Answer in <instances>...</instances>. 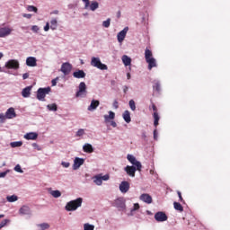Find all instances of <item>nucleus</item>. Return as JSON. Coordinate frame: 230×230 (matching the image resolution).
<instances>
[{"instance_id":"obj_56","label":"nucleus","mask_w":230,"mask_h":230,"mask_svg":"<svg viewBox=\"0 0 230 230\" xmlns=\"http://www.w3.org/2000/svg\"><path fill=\"white\" fill-rule=\"evenodd\" d=\"M122 89H123V93H124L125 94H127V93H128V86L124 85Z\"/></svg>"},{"instance_id":"obj_53","label":"nucleus","mask_w":230,"mask_h":230,"mask_svg":"<svg viewBox=\"0 0 230 230\" xmlns=\"http://www.w3.org/2000/svg\"><path fill=\"white\" fill-rule=\"evenodd\" d=\"M49 28H51L49 26V22H47L46 25L44 26V31H49Z\"/></svg>"},{"instance_id":"obj_32","label":"nucleus","mask_w":230,"mask_h":230,"mask_svg":"<svg viewBox=\"0 0 230 230\" xmlns=\"http://www.w3.org/2000/svg\"><path fill=\"white\" fill-rule=\"evenodd\" d=\"M47 109L51 112H57V111H58V106L57 103H51L47 105Z\"/></svg>"},{"instance_id":"obj_2","label":"nucleus","mask_w":230,"mask_h":230,"mask_svg":"<svg viewBox=\"0 0 230 230\" xmlns=\"http://www.w3.org/2000/svg\"><path fill=\"white\" fill-rule=\"evenodd\" d=\"M84 203L83 198H77L75 199L70 200L66 203L65 209L66 211H76L78 208H82V204Z\"/></svg>"},{"instance_id":"obj_64","label":"nucleus","mask_w":230,"mask_h":230,"mask_svg":"<svg viewBox=\"0 0 230 230\" xmlns=\"http://www.w3.org/2000/svg\"><path fill=\"white\" fill-rule=\"evenodd\" d=\"M146 213L147 215H150V216L154 215L150 210H146Z\"/></svg>"},{"instance_id":"obj_48","label":"nucleus","mask_w":230,"mask_h":230,"mask_svg":"<svg viewBox=\"0 0 230 230\" xmlns=\"http://www.w3.org/2000/svg\"><path fill=\"white\" fill-rule=\"evenodd\" d=\"M9 220L8 219H4L0 223V229H3V227H4V226H6V224H8Z\"/></svg>"},{"instance_id":"obj_14","label":"nucleus","mask_w":230,"mask_h":230,"mask_svg":"<svg viewBox=\"0 0 230 230\" xmlns=\"http://www.w3.org/2000/svg\"><path fill=\"white\" fill-rule=\"evenodd\" d=\"M5 119H13V118H17V113H15V109L9 108L5 114H4Z\"/></svg>"},{"instance_id":"obj_34","label":"nucleus","mask_w":230,"mask_h":230,"mask_svg":"<svg viewBox=\"0 0 230 230\" xmlns=\"http://www.w3.org/2000/svg\"><path fill=\"white\" fill-rule=\"evenodd\" d=\"M154 58L152 56V50H150L148 49H146V50H145V58H146V60H148L149 58Z\"/></svg>"},{"instance_id":"obj_4","label":"nucleus","mask_w":230,"mask_h":230,"mask_svg":"<svg viewBox=\"0 0 230 230\" xmlns=\"http://www.w3.org/2000/svg\"><path fill=\"white\" fill-rule=\"evenodd\" d=\"M51 93V87L39 88L37 91L36 98L39 102H46V95Z\"/></svg>"},{"instance_id":"obj_54","label":"nucleus","mask_w":230,"mask_h":230,"mask_svg":"<svg viewBox=\"0 0 230 230\" xmlns=\"http://www.w3.org/2000/svg\"><path fill=\"white\" fill-rule=\"evenodd\" d=\"M155 121H159V114L157 112L154 113Z\"/></svg>"},{"instance_id":"obj_20","label":"nucleus","mask_w":230,"mask_h":230,"mask_svg":"<svg viewBox=\"0 0 230 230\" xmlns=\"http://www.w3.org/2000/svg\"><path fill=\"white\" fill-rule=\"evenodd\" d=\"M31 89H33V86H27L22 90V96L23 98H30L31 95Z\"/></svg>"},{"instance_id":"obj_18","label":"nucleus","mask_w":230,"mask_h":230,"mask_svg":"<svg viewBox=\"0 0 230 230\" xmlns=\"http://www.w3.org/2000/svg\"><path fill=\"white\" fill-rule=\"evenodd\" d=\"M139 200H141L142 202H145L146 204H152L153 199H152V196H150V194L148 193H144L139 197Z\"/></svg>"},{"instance_id":"obj_29","label":"nucleus","mask_w":230,"mask_h":230,"mask_svg":"<svg viewBox=\"0 0 230 230\" xmlns=\"http://www.w3.org/2000/svg\"><path fill=\"white\" fill-rule=\"evenodd\" d=\"M92 12H95V10H98L100 8V4L96 1L91 2L88 7Z\"/></svg>"},{"instance_id":"obj_41","label":"nucleus","mask_w":230,"mask_h":230,"mask_svg":"<svg viewBox=\"0 0 230 230\" xmlns=\"http://www.w3.org/2000/svg\"><path fill=\"white\" fill-rule=\"evenodd\" d=\"M103 28H109L111 26V18H108L106 21L102 22Z\"/></svg>"},{"instance_id":"obj_57","label":"nucleus","mask_w":230,"mask_h":230,"mask_svg":"<svg viewBox=\"0 0 230 230\" xmlns=\"http://www.w3.org/2000/svg\"><path fill=\"white\" fill-rule=\"evenodd\" d=\"M111 127H113V128H116V127H118V124L114 120L111 121Z\"/></svg>"},{"instance_id":"obj_6","label":"nucleus","mask_w":230,"mask_h":230,"mask_svg":"<svg viewBox=\"0 0 230 230\" xmlns=\"http://www.w3.org/2000/svg\"><path fill=\"white\" fill-rule=\"evenodd\" d=\"M92 179L93 181V184H95L96 186H102V184H103V181H109V179H111V175L105 174L102 176V174L100 173L96 174Z\"/></svg>"},{"instance_id":"obj_42","label":"nucleus","mask_w":230,"mask_h":230,"mask_svg":"<svg viewBox=\"0 0 230 230\" xmlns=\"http://www.w3.org/2000/svg\"><path fill=\"white\" fill-rule=\"evenodd\" d=\"M14 172H17L18 173H24V171H22V168L21 167V164H16L15 165Z\"/></svg>"},{"instance_id":"obj_39","label":"nucleus","mask_w":230,"mask_h":230,"mask_svg":"<svg viewBox=\"0 0 230 230\" xmlns=\"http://www.w3.org/2000/svg\"><path fill=\"white\" fill-rule=\"evenodd\" d=\"M27 11L28 12H34V13H37L39 12V9L35 7L34 5H28L27 6Z\"/></svg>"},{"instance_id":"obj_60","label":"nucleus","mask_w":230,"mask_h":230,"mask_svg":"<svg viewBox=\"0 0 230 230\" xmlns=\"http://www.w3.org/2000/svg\"><path fill=\"white\" fill-rule=\"evenodd\" d=\"M113 107L115 108V109H119V105H118V101H114L113 102Z\"/></svg>"},{"instance_id":"obj_55","label":"nucleus","mask_w":230,"mask_h":230,"mask_svg":"<svg viewBox=\"0 0 230 230\" xmlns=\"http://www.w3.org/2000/svg\"><path fill=\"white\" fill-rule=\"evenodd\" d=\"M29 77H30V74H29V73H25V74L22 75V79H23V80H26V79H28Z\"/></svg>"},{"instance_id":"obj_46","label":"nucleus","mask_w":230,"mask_h":230,"mask_svg":"<svg viewBox=\"0 0 230 230\" xmlns=\"http://www.w3.org/2000/svg\"><path fill=\"white\" fill-rule=\"evenodd\" d=\"M40 28H39L37 25H33L31 27V31H33V33H39Z\"/></svg>"},{"instance_id":"obj_63","label":"nucleus","mask_w":230,"mask_h":230,"mask_svg":"<svg viewBox=\"0 0 230 230\" xmlns=\"http://www.w3.org/2000/svg\"><path fill=\"white\" fill-rule=\"evenodd\" d=\"M154 125L155 127H157V125H159V120H155Z\"/></svg>"},{"instance_id":"obj_3","label":"nucleus","mask_w":230,"mask_h":230,"mask_svg":"<svg viewBox=\"0 0 230 230\" xmlns=\"http://www.w3.org/2000/svg\"><path fill=\"white\" fill-rule=\"evenodd\" d=\"M91 66L93 67H96L97 69H100L101 71H107V69H109V66L102 63V60L100 59V58H96V57L92 58Z\"/></svg>"},{"instance_id":"obj_5","label":"nucleus","mask_w":230,"mask_h":230,"mask_svg":"<svg viewBox=\"0 0 230 230\" xmlns=\"http://www.w3.org/2000/svg\"><path fill=\"white\" fill-rule=\"evenodd\" d=\"M126 202L125 198H118L113 201L112 206L117 208L119 211H125L127 209Z\"/></svg>"},{"instance_id":"obj_27","label":"nucleus","mask_w":230,"mask_h":230,"mask_svg":"<svg viewBox=\"0 0 230 230\" xmlns=\"http://www.w3.org/2000/svg\"><path fill=\"white\" fill-rule=\"evenodd\" d=\"M122 63L127 67L132 64V58H130V57H128L127 55H124V56H122Z\"/></svg>"},{"instance_id":"obj_10","label":"nucleus","mask_w":230,"mask_h":230,"mask_svg":"<svg viewBox=\"0 0 230 230\" xmlns=\"http://www.w3.org/2000/svg\"><path fill=\"white\" fill-rule=\"evenodd\" d=\"M71 69H73V65L69 62H66L61 65L60 71L65 76H67V75L71 73Z\"/></svg>"},{"instance_id":"obj_17","label":"nucleus","mask_w":230,"mask_h":230,"mask_svg":"<svg viewBox=\"0 0 230 230\" xmlns=\"http://www.w3.org/2000/svg\"><path fill=\"white\" fill-rule=\"evenodd\" d=\"M98 107H100V101L92 100L90 105L87 108V111H89L90 112H93V111H96V109H98Z\"/></svg>"},{"instance_id":"obj_28","label":"nucleus","mask_w":230,"mask_h":230,"mask_svg":"<svg viewBox=\"0 0 230 230\" xmlns=\"http://www.w3.org/2000/svg\"><path fill=\"white\" fill-rule=\"evenodd\" d=\"M122 118L126 123H130L132 121V119L130 118V111H125L122 114Z\"/></svg>"},{"instance_id":"obj_37","label":"nucleus","mask_w":230,"mask_h":230,"mask_svg":"<svg viewBox=\"0 0 230 230\" xmlns=\"http://www.w3.org/2000/svg\"><path fill=\"white\" fill-rule=\"evenodd\" d=\"M173 206H174V209H176V211H184V208H182V205H181V203L174 202Z\"/></svg>"},{"instance_id":"obj_26","label":"nucleus","mask_w":230,"mask_h":230,"mask_svg":"<svg viewBox=\"0 0 230 230\" xmlns=\"http://www.w3.org/2000/svg\"><path fill=\"white\" fill-rule=\"evenodd\" d=\"M103 118L105 123H109L111 119H114L116 118V113H114V111H109V115H104Z\"/></svg>"},{"instance_id":"obj_16","label":"nucleus","mask_w":230,"mask_h":230,"mask_svg":"<svg viewBox=\"0 0 230 230\" xmlns=\"http://www.w3.org/2000/svg\"><path fill=\"white\" fill-rule=\"evenodd\" d=\"M23 137L27 141H36V139L39 137V133H37V132H29V133H26L23 136Z\"/></svg>"},{"instance_id":"obj_49","label":"nucleus","mask_w":230,"mask_h":230,"mask_svg":"<svg viewBox=\"0 0 230 230\" xmlns=\"http://www.w3.org/2000/svg\"><path fill=\"white\" fill-rule=\"evenodd\" d=\"M6 121V117L4 113H0V123H4Z\"/></svg>"},{"instance_id":"obj_35","label":"nucleus","mask_w":230,"mask_h":230,"mask_svg":"<svg viewBox=\"0 0 230 230\" xmlns=\"http://www.w3.org/2000/svg\"><path fill=\"white\" fill-rule=\"evenodd\" d=\"M37 226L40 228V230L49 229V224H48V223L39 224V225H37Z\"/></svg>"},{"instance_id":"obj_23","label":"nucleus","mask_w":230,"mask_h":230,"mask_svg":"<svg viewBox=\"0 0 230 230\" xmlns=\"http://www.w3.org/2000/svg\"><path fill=\"white\" fill-rule=\"evenodd\" d=\"M146 62L148 63L149 71L152 70L153 67H157V62L154 58H149V59H146Z\"/></svg>"},{"instance_id":"obj_50","label":"nucleus","mask_w":230,"mask_h":230,"mask_svg":"<svg viewBox=\"0 0 230 230\" xmlns=\"http://www.w3.org/2000/svg\"><path fill=\"white\" fill-rule=\"evenodd\" d=\"M83 3H84V9L88 10L89 9V4H91V2H89V0H82Z\"/></svg>"},{"instance_id":"obj_61","label":"nucleus","mask_w":230,"mask_h":230,"mask_svg":"<svg viewBox=\"0 0 230 230\" xmlns=\"http://www.w3.org/2000/svg\"><path fill=\"white\" fill-rule=\"evenodd\" d=\"M178 196L181 201H182V195L181 194V191H178Z\"/></svg>"},{"instance_id":"obj_12","label":"nucleus","mask_w":230,"mask_h":230,"mask_svg":"<svg viewBox=\"0 0 230 230\" xmlns=\"http://www.w3.org/2000/svg\"><path fill=\"white\" fill-rule=\"evenodd\" d=\"M84 163H85V159L75 157L74 159L73 170H80V166H84Z\"/></svg>"},{"instance_id":"obj_19","label":"nucleus","mask_w":230,"mask_h":230,"mask_svg":"<svg viewBox=\"0 0 230 230\" xmlns=\"http://www.w3.org/2000/svg\"><path fill=\"white\" fill-rule=\"evenodd\" d=\"M26 66L28 67H36L37 66V58L35 57H29L26 58Z\"/></svg>"},{"instance_id":"obj_24","label":"nucleus","mask_w":230,"mask_h":230,"mask_svg":"<svg viewBox=\"0 0 230 230\" xmlns=\"http://www.w3.org/2000/svg\"><path fill=\"white\" fill-rule=\"evenodd\" d=\"M85 75L86 74L84 70H77L73 73L74 78H77V79L85 78Z\"/></svg>"},{"instance_id":"obj_33","label":"nucleus","mask_w":230,"mask_h":230,"mask_svg":"<svg viewBox=\"0 0 230 230\" xmlns=\"http://www.w3.org/2000/svg\"><path fill=\"white\" fill-rule=\"evenodd\" d=\"M10 146L12 148H19L20 146H22V141L11 142Z\"/></svg>"},{"instance_id":"obj_45","label":"nucleus","mask_w":230,"mask_h":230,"mask_svg":"<svg viewBox=\"0 0 230 230\" xmlns=\"http://www.w3.org/2000/svg\"><path fill=\"white\" fill-rule=\"evenodd\" d=\"M31 146L35 148V150H38L39 152H40V150H42V147L40 146H39V144H37V143H32Z\"/></svg>"},{"instance_id":"obj_58","label":"nucleus","mask_w":230,"mask_h":230,"mask_svg":"<svg viewBox=\"0 0 230 230\" xmlns=\"http://www.w3.org/2000/svg\"><path fill=\"white\" fill-rule=\"evenodd\" d=\"M22 17H24L25 19H30L31 17V14H30V13H23Z\"/></svg>"},{"instance_id":"obj_15","label":"nucleus","mask_w":230,"mask_h":230,"mask_svg":"<svg viewBox=\"0 0 230 230\" xmlns=\"http://www.w3.org/2000/svg\"><path fill=\"white\" fill-rule=\"evenodd\" d=\"M119 191H121L122 193H128V190H130V183H128V181H121L119 186Z\"/></svg>"},{"instance_id":"obj_36","label":"nucleus","mask_w":230,"mask_h":230,"mask_svg":"<svg viewBox=\"0 0 230 230\" xmlns=\"http://www.w3.org/2000/svg\"><path fill=\"white\" fill-rule=\"evenodd\" d=\"M83 136H85V129L80 128L75 133V137H82Z\"/></svg>"},{"instance_id":"obj_11","label":"nucleus","mask_w":230,"mask_h":230,"mask_svg":"<svg viewBox=\"0 0 230 230\" xmlns=\"http://www.w3.org/2000/svg\"><path fill=\"white\" fill-rule=\"evenodd\" d=\"M155 220H156V222H166L168 216H166V213L159 211L155 214Z\"/></svg>"},{"instance_id":"obj_25","label":"nucleus","mask_w":230,"mask_h":230,"mask_svg":"<svg viewBox=\"0 0 230 230\" xmlns=\"http://www.w3.org/2000/svg\"><path fill=\"white\" fill-rule=\"evenodd\" d=\"M49 191L54 199H60V197H62V192H60V190H53L51 189H49Z\"/></svg>"},{"instance_id":"obj_13","label":"nucleus","mask_w":230,"mask_h":230,"mask_svg":"<svg viewBox=\"0 0 230 230\" xmlns=\"http://www.w3.org/2000/svg\"><path fill=\"white\" fill-rule=\"evenodd\" d=\"M127 33H128V27H125L117 34L118 42H123L125 40V37H127Z\"/></svg>"},{"instance_id":"obj_38","label":"nucleus","mask_w":230,"mask_h":230,"mask_svg":"<svg viewBox=\"0 0 230 230\" xmlns=\"http://www.w3.org/2000/svg\"><path fill=\"white\" fill-rule=\"evenodd\" d=\"M84 230H94V225H91L89 223H85L84 225Z\"/></svg>"},{"instance_id":"obj_59","label":"nucleus","mask_w":230,"mask_h":230,"mask_svg":"<svg viewBox=\"0 0 230 230\" xmlns=\"http://www.w3.org/2000/svg\"><path fill=\"white\" fill-rule=\"evenodd\" d=\"M154 139L157 141V129L154 130Z\"/></svg>"},{"instance_id":"obj_1","label":"nucleus","mask_w":230,"mask_h":230,"mask_svg":"<svg viewBox=\"0 0 230 230\" xmlns=\"http://www.w3.org/2000/svg\"><path fill=\"white\" fill-rule=\"evenodd\" d=\"M127 159H128V161L130 162V164L132 165L131 166L127 165L124 168V171L126 172L127 175L134 178V177H136V172H141L143 165L141 164V162H139V161H137V159H136V156H134V155H128Z\"/></svg>"},{"instance_id":"obj_43","label":"nucleus","mask_w":230,"mask_h":230,"mask_svg":"<svg viewBox=\"0 0 230 230\" xmlns=\"http://www.w3.org/2000/svg\"><path fill=\"white\" fill-rule=\"evenodd\" d=\"M139 203H135L133 205V208H131L130 213H134V211H137L139 209Z\"/></svg>"},{"instance_id":"obj_9","label":"nucleus","mask_w":230,"mask_h":230,"mask_svg":"<svg viewBox=\"0 0 230 230\" xmlns=\"http://www.w3.org/2000/svg\"><path fill=\"white\" fill-rule=\"evenodd\" d=\"M12 31H13V29L8 26L0 27V39L9 37V35H12Z\"/></svg>"},{"instance_id":"obj_47","label":"nucleus","mask_w":230,"mask_h":230,"mask_svg":"<svg viewBox=\"0 0 230 230\" xmlns=\"http://www.w3.org/2000/svg\"><path fill=\"white\" fill-rule=\"evenodd\" d=\"M61 166H63V168H69V166H71V163H69V162H61Z\"/></svg>"},{"instance_id":"obj_52","label":"nucleus","mask_w":230,"mask_h":230,"mask_svg":"<svg viewBox=\"0 0 230 230\" xmlns=\"http://www.w3.org/2000/svg\"><path fill=\"white\" fill-rule=\"evenodd\" d=\"M58 79H59L58 77H56L51 81L52 87H55L57 85V82H58Z\"/></svg>"},{"instance_id":"obj_62","label":"nucleus","mask_w":230,"mask_h":230,"mask_svg":"<svg viewBox=\"0 0 230 230\" xmlns=\"http://www.w3.org/2000/svg\"><path fill=\"white\" fill-rule=\"evenodd\" d=\"M152 108H153V111H154L155 112H156L157 108L155 107V104H153Z\"/></svg>"},{"instance_id":"obj_40","label":"nucleus","mask_w":230,"mask_h":230,"mask_svg":"<svg viewBox=\"0 0 230 230\" xmlns=\"http://www.w3.org/2000/svg\"><path fill=\"white\" fill-rule=\"evenodd\" d=\"M128 105H129V109L131 111H136V102L134 100H130L128 102Z\"/></svg>"},{"instance_id":"obj_51","label":"nucleus","mask_w":230,"mask_h":230,"mask_svg":"<svg viewBox=\"0 0 230 230\" xmlns=\"http://www.w3.org/2000/svg\"><path fill=\"white\" fill-rule=\"evenodd\" d=\"M154 88L155 89V91H161V84H159V82H156Z\"/></svg>"},{"instance_id":"obj_31","label":"nucleus","mask_w":230,"mask_h":230,"mask_svg":"<svg viewBox=\"0 0 230 230\" xmlns=\"http://www.w3.org/2000/svg\"><path fill=\"white\" fill-rule=\"evenodd\" d=\"M6 200L7 202H10V203H13V202H17V200H19V197L15 194L13 195H8L6 196Z\"/></svg>"},{"instance_id":"obj_8","label":"nucleus","mask_w":230,"mask_h":230,"mask_svg":"<svg viewBox=\"0 0 230 230\" xmlns=\"http://www.w3.org/2000/svg\"><path fill=\"white\" fill-rule=\"evenodd\" d=\"M4 67H6V69L17 70L20 67L19 60L10 59L7 62H5Z\"/></svg>"},{"instance_id":"obj_7","label":"nucleus","mask_w":230,"mask_h":230,"mask_svg":"<svg viewBox=\"0 0 230 230\" xmlns=\"http://www.w3.org/2000/svg\"><path fill=\"white\" fill-rule=\"evenodd\" d=\"M85 96H87V84L84 82H81L75 93V98H85Z\"/></svg>"},{"instance_id":"obj_44","label":"nucleus","mask_w":230,"mask_h":230,"mask_svg":"<svg viewBox=\"0 0 230 230\" xmlns=\"http://www.w3.org/2000/svg\"><path fill=\"white\" fill-rule=\"evenodd\" d=\"M8 173H10V170H6L3 172H0V179H4V177H6V175H8Z\"/></svg>"},{"instance_id":"obj_22","label":"nucleus","mask_w":230,"mask_h":230,"mask_svg":"<svg viewBox=\"0 0 230 230\" xmlns=\"http://www.w3.org/2000/svg\"><path fill=\"white\" fill-rule=\"evenodd\" d=\"M20 215H31V209L30 207L24 205L19 209Z\"/></svg>"},{"instance_id":"obj_30","label":"nucleus","mask_w":230,"mask_h":230,"mask_svg":"<svg viewBox=\"0 0 230 230\" xmlns=\"http://www.w3.org/2000/svg\"><path fill=\"white\" fill-rule=\"evenodd\" d=\"M58 28V21L57 18H53L50 20V30L55 31Z\"/></svg>"},{"instance_id":"obj_21","label":"nucleus","mask_w":230,"mask_h":230,"mask_svg":"<svg viewBox=\"0 0 230 230\" xmlns=\"http://www.w3.org/2000/svg\"><path fill=\"white\" fill-rule=\"evenodd\" d=\"M83 151L85 152V154H93V152H94V147H93V145L85 143L83 146Z\"/></svg>"}]
</instances>
